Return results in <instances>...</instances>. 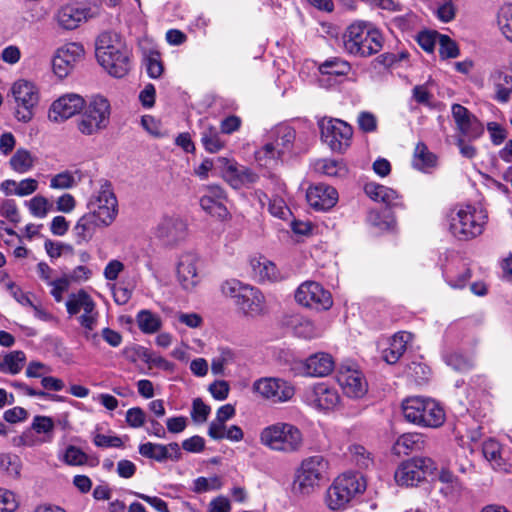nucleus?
<instances>
[{
    "label": "nucleus",
    "instance_id": "1",
    "mask_svg": "<svg viewBox=\"0 0 512 512\" xmlns=\"http://www.w3.org/2000/svg\"><path fill=\"white\" fill-rule=\"evenodd\" d=\"M98 63L113 77L122 78L131 68V50L122 36L113 31L102 32L95 41Z\"/></svg>",
    "mask_w": 512,
    "mask_h": 512
},
{
    "label": "nucleus",
    "instance_id": "2",
    "mask_svg": "<svg viewBox=\"0 0 512 512\" xmlns=\"http://www.w3.org/2000/svg\"><path fill=\"white\" fill-rule=\"evenodd\" d=\"M342 48L344 52L356 58H368L383 48L382 33L371 23L354 21L343 32Z\"/></svg>",
    "mask_w": 512,
    "mask_h": 512
},
{
    "label": "nucleus",
    "instance_id": "3",
    "mask_svg": "<svg viewBox=\"0 0 512 512\" xmlns=\"http://www.w3.org/2000/svg\"><path fill=\"white\" fill-rule=\"evenodd\" d=\"M260 440L269 449L286 454L300 451L304 444L301 430L287 422H277L265 427L261 431Z\"/></svg>",
    "mask_w": 512,
    "mask_h": 512
},
{
    "label": "nucleus",
    "instance_id": "4",
    "mask_svg": "<svg viewBox=\"0 0 512 512\" xmlns=\"http://www.w3.org/2000/svg\"><path fill=\"white\" fill-rule=\"evenodd\" d=\"M402 412L408 422L419 426L437 428L445 421L443 408L430 398L409 397L402 402Z\"/></svg>",
    "mask_w": 512,
    "mask_h": 512
},
{
    "label": "nucleus",
    "instance_id": "5",
    "mask_svg": "<svg viewBox=\"0 0 512 512\" xmlns=\"http://www.w3.org/2000/svg\"><path fill=\"white\" fill-rule=\"evenodd\" d=\"M221 291L225 296L233 298L238 309L247 316H259L265 311V297L254 286L230 279L222 283Z\"/></svg>",
    "mask_w": 512,
    "mask_h": 512
},
{
    "label": "nucleus",
    "instance_id": "6",
    "mask_svg": "<svg viewBox=\"0 0 512 512\" xmlns=\"http://www.w3.org/2000/svg\"><path fill=\"white\" fill-rule=\"evenodd\" d=\"M83 113L77 121L81 134L90 136L105 130L110 123L111 105L102 95H93L85 101Z\"/></svg>",
    "mask_w": 512,
    "mask_h": 512
},
{
    "label": "nucleus",
    "instance_id": "7",
    "mask_svg": "<svg viewBox=\"0 0 512 512\" xmlns=\"http://www.w3.org/2000/svg\"><path fill=\"white\" fill-rule=\"evenodd\" d=\"M366 489V480L359 473L338 476L326 492V504L331 510L344 509L347 504Z\"/></svg>",
    "mask_w": 512,
    "mask_h": 512
},
{
    "label": "nucleus",
    "instance_id": "8",
    "mask_svg": "<svg viewBox=\"0 0 512 512\" xmlns=\"http://www.w3.org/2000/svg\"><path fill=\"white\" fill-rule=\"evenodd\" d=\"M486 220L487 214L482 208L460 206L450 215V230L460 240L472 239L483 232Z\"/></svg>",
    "mask_w": 512,
    "mask_h": 512
},
{
    "label": "nucleus",
    "instance_id": "9",
    "mask_svg": "<svg viewBox=\"0 0 512 512\" xmlns=\"http://www.w3.org/2000/svg\"><path fill=\"white\" fill-rule=\"evenodd\" d=\"M327 468L328 461L321 455L304 459L296 471L292 492L295 495H310L319 486Z\"/></svg>",
    "mask_w": 512,
    "mask_h": 512
},
{
    "label": "nucleus",
    "instance_id": "10",
    "mask_svg": "<svg viewBox=\"0 0 512 512\" xmlns=\"http://www.w3.org/2000/svg\"><path fill=\"white\" fill-rule=\"evenodd\" d=\"M274 141L266 143L255 152V158L263 166L277 163L286 153H290L295 141V130L288 125H281L273 131Z\"/></svg>",
    "mask_w": 512,
    "mask_h": 512
},
{
    "label": "nucleus",
    "instance_id": "11",
    "mask_svg": "<svg viewBox=\"0 0 512 512\" xmlns=\"http://www.w3.org/2000/svg\"><path fill=\"white\" fill-rule=\"evenodd\" d=\"M11 92L17 104L15 113L17 120L23 123L31 121L40 99L36 85L31 81L21 79L13 84Z\"/></svg>",
    "mask_w": 512,
    "mask_h": 512
},
{
    "label": "nucleus",
    "instance_id": "12",
    "mask_svg": "<svg viewBox=\"0 0 512 512\" xmlns=\"http://www.w3.org/2000/svg\"><path fill=\"white\" fill-rule=\"evenodd\" d=\"M321 139L331 150L343 152L351 143L353 136L352 127L340 119L323 118L318 123Z\"/></svg>",
    "mask_w": 512,
    "mask_h": 512
},
{
    "label": "nucleus",
    "instance_id": "13",
    "mask_svg": "<svg viewBox=\"0 0 512 512\" xmlns=\"http://www.w3.org/2000/svg\"><path fill=\"white\" fill-rule=\"evenodd\" d=\"M435 468V462L431 458L415 457L403 462L395 471L394 478L398 485L416 486Z\"/></svg>",
    "mask_w": 512,
    "mask_h": 512
},
{
    "label": "nucleus",
    "instance_id": "14",
    "mask_svg": "<svg viewBox=\"0 0 512 512\" xmlns=\"http://www.w3.org/2000/svg\"><path fill=\"white\" fill-rule=\"evenodd\" d=\"M295 300L318 311L328 310L333 304L330 292L314 281L302 283L296 290Z\"/></svg>",
    "mask_w": 512,
    "mask_h": 512
},
{
    "label": "nucleus",
    "instance_id": "15",
    "mask_svg": "<svg viewBox=\"0 0 512 512\" xmlns=\"http://www.w3.org/2000/svg\"><path fill=\"white\" fill-rule=\"evenodd\" d=\"M253 390L273 403L287 402L295 394L294 387L280 378H261L254 382Z\"/></svg>",
    "mask_w": 512,
    "mask_h": 512
},
{
    "label": "nucleus",
    "instance_id": "16",
    "mask_svg": "<svg viewBox=\"0 0 512 512\" xmlns=\"http://www.w3.org/2000/svg\"><path fill=\"white\" fill-rule=\"evenodd\" d=\"M84 55L82 44L71 42L57 49L52 59V69L56 76L65 78L73 70L77 61Z\"/></svg>",
    "mask_w": 512,
    "mask_h": 512
},
{
    "label": "nucleus",
    "instance_id": "17",
    "mask_svg": "<svg viewBox=\"0 0 512 512\" xmlns=\"http://www.w3.org/2000/svg\"><path fill=\"white\" fill-rule=\"evenodd\" d=\"M451 111L461 134L460 137L475 140L483 134L484 127L482 123L466 107L461 104H453Z\"/></svg>",
    "mask_w": 512,
    "mask_h": 512
},
{
    "label": "nucleus",
    "instance_id": "18",
    "mask_svg": "<svg viewBox=\"0 0 512 512\" xmlns=\"http://www.w3.org/2000/svg\"><path fill=\"white\" fill-rule=\"evenodd\" d=\"M337 381L348 397L361 398L367 392V382L362 372L353 367L341 366Z\"/></svg>",
    "mask_w": 512,
    "mask_h": 512
},
{
    "label": "nucleus",
    "instance_id": "19",
    "mask_svg": "<svg viewBox=\"0 0 512 512\" xmlns=\"http://www.w3.org/2000/svg\"><path fill=\"white\" fill-rule=\"evenodd\" d=\"M217 161L224 165L223 175L226 181L234 188L240 189L256 183L259 179L252 169L230 162L226 158H217Z\"/></svg>",
    "mask_w": 512,
    "mask_h": 512
},
{
    "label": "nucleus",
    "instance_id": "20",
    "mask_svg": "<svg viewBox=\"0 0 512 512\" xmlns=\"http://www.w3.org/2000/svg\"><path fill=\"white\" fill-rule=\"evenodd\" d=\"M84 106L85 100L82 96L74 93L65 94L53 102L49 118L55 122L66 120L82 111Z\"/></svg>",
    "mask_w": 512,
    "mask_h": 512
},
{
    "label": "nucleus",
    "instance_id": "21",
    "mask_svg": "<svg viewBox=\"0 0 512 512\" xmlns=\"http://www.w3.org/2000/svg\"><path fill=\"white\" fill-rule=\"evenodd\" d=\"M187 234V224L179 216L164 217L156 228V236L165 245H174L182 241Z\"/></svg>",
    "mask_w": 512,
    "mask_h": 512
},
{
    "label": "nucleus",
    "instance_id": "22",
    "mask_svg": "<svg viewBox=\"0 0 512 512\" xmlns=\"http://www.w3.org/2000/svg\"><path fill=\"white\" fill-rule=\"evenodd\" d=\"M90 17L91 9L81 3L64 5L56 14L57 23L65 30L76 29L82 22L87 21Z\"/></svg>",
    "mask_w": 512,
    "mask_h": 512
},
{
    "label": "nucleus",
    "instance_id": "23",
    "mask_svg": "<svg viewBox=\"0 0 512 512\" xmlns=\"http://www.w3.org/2000/svg\"><path fill=\"white\" fill-rule=\"evenodd\" d=\"M307 402L319 410H331L340 402L338 391L326 383H318L306 393Z\"/></svg>",
    "mask_w": 512,
    "mask_h": 512
},
{
    "label": "nucleus",
    "instance_id": "24",
    "mask_svg": "<svg viewBox=\"0 0 512 512\" xmlns=\"http://www.w3.org/2000/svg\"><path fill=\"white\" fill-rule=\"evenodd\" d=\"M306 198L313 209L327 211L336 205L338 192L334 187L320 183L309 187Z\"/></svg>",
    "mask_w": 512,
    "mask_h": 512
},
{
    "label": "nucleus",
    "instance_id": "25",
    "mask_svg": "<svg viewBox=\"0 0 512 512\" xmlns=\"http://www.w3.org/2000/svg\"><path fill=\"white\" fill-rule=\"evenodd\" d=\"M225 193L219 186H210L200 198L201 208L211 216L224 219L228 211L224 205Z\"/></svg>",
    "mask_w": 512,
    "mask_h": 512
},
{
    "label": "nucleus",
    "instance_id": "26",
    "mask_svg": "<svg viewBox=\"0 0 512 512\" xmlns=\"http://www.w3.org/2000/svg\"><path fill=\"white\" fill-rule=\"evenodd\" d=\"M364 192L371 200L381 202L388 207L402 206L401 196L396 190L376 182L366 183Z\"/></svg>",
    "mask_w": 512,
    "mask_h": 512
},
{
    "label": "nucleus",
    "instance_id": "27",
    "mask_svg": "<svg viewBox=\"0 0 512 512\" xmlns=\"http://www.w3.org/2000/svg\"><path fill=\"white\" fill-rule=\"evenodd\" d=\"M196 256L188 253L180 257L177 266V274L182 287L189 290L198 282L197 268H196Z\"/></svg>",
    "mask_w": 512,
    "mask_h": 512
},
{
    "label": "nucleus",
    "instance_id": "28",
    "mask_svg": "<svg viewBox=\"0 0 512 512\" xmlns=\"http://www.w3.org/2000/svg\"><path fill=\"white\" fill-rule=\"evenodd\" d=\"M306 374L313 377H324L334 369V360L328 353L319 352L309 356L304 364Z\"/></svg>",
    "mask_w": 512,
    "mask_h": 512
},
{
    "label": "nucleus",
    "instance_id": "29",
    "mask_svg": "<svg viewBox=\"0 0 512 512\" xmlns=\"http://www.w3.org/2000/svg\"><path fill=\"white\" fill-rule=\"evenodd\" d=\"M108 200L104 199V202L108 203V206H99V203L88 202L87 208L90 214H93L98 223L102 226H109L118 213V203L115 194H108Z\"/></svg>",
    "mask_w": 512,
    "mask_h": 512
},
{
    "label": "nucleus",
    "instance_id": "30",
    "mask_svg": "<svg viewBox=\"0 0 512 512\" xmlns=\"http://www.w3.org/2000/svg\"><path fill=\"white\" fill-rule=\"evenodd\" d=\"M251 267L253 276L258 282H275L281 279L276 265L265 257L253 258Z\"/></svg>",
    "mask_w": 512,
    "mask_h": 512
},
{
    "label": "nucleus",
    "instance_id": "31",
    "mask_svg": "<svg viewBox=\"0 0 512 512\" xmlns=\"http://www.w3.org/2000/svg\"><path fill=\"white\" fill-rule=\"evenodd\" d=\"M424 437L419 433H406L398 437L392 446L395 455H408L424 448Z\"/></svg>",
    "mask_w": 512,
    "mask_h": 512
},
{
    "label": "nucleus",
    "instance_id": "32",
    "mask_svg": "<svg viewBox=\"0 0 512 512\" xmlns=\"http://www.w3.org/2000/svg\"><path fill=\"white\" fill-rule=\"evenodd\" d=\"M411 334L408 332H398L390 340L389 347L383 350L382 357L388 364L396 363L406 351L407 342Z\"/></svg>",
    "mask_w": 512,
    "mask_h": 512
},
{
    "label": "nucleus",
    "instance_id": "33",
    "mask_svg": "<svg viewBox=\"0 0 512 512\" xmlns=\"http://www.w3.org/2000/svg\"><path fill=\"white\" fill-rule=\"evenodd\" d=\"M439 481L442 483L440 493L447 499H458L463 490L462 482L448 469H442L439 473Z\"/></svg>",
    "mask_w": 512,
    "mask_h": 512
},
{
    "label": "nucleus",
    "instance_id": "34",
    "mask_svg": "<svg viewBox=\"0 0 512 512\" xmlns=\"http://www.w3.org/2000/svg\"><path fill=\"white\" fill-rule=\"evenodd\" d=\"M443 277L447 284L455 289H462L472 277L471 269L460 263L457 267L448 266L443 270Z\"/></svg>",
    "mask_w": 512,
    "mask_h": 512
},
{
    "label": "nucleus",
    "instance_id": "35",
    "mask_svg": "<svg viewBox=\"0 0 512 512\" xmlns=\"http://www.w3.org/2000/svg\"><path fill=\"white\" fill-rule=\"evenodd\" d=\"M98 227H102L93 214L87 212L77 221L74 232L77 237V243L89 241Z\"/></svg>",
    "mask_w": 512,
    "mask_h": 512
},
{
    "label": "nucleus",
    "instance_id": "36",
    "mask_svg": "<svg viewBox=\"0 0 512 512\" xmlns=\"http://www.w3.org/2000/svg\"><path fill=\"white\" fill-rule=\"evenodd\" d=\"M491 78L496 93L495 99L501 103L508 102L512 94V75L496 71L492 74Z\"/></svg>",
    "mask_w": 512,
    "mask_h": 512
},
{
    "label": "nucleus",
    "instance_id": "37",
    "mask_svg": "<svg viewBox=\"0 0 512 512\" xmlns=\"http://www.w3.org/2000/svg\"><path fill=\"white\" fill-rule=\"evenodd\" d=\"M350 71L351 64L340 57L329 58L319 66L322 75L346 76Z\"/></svg>",
    "mask_w": 512,
    "mask_h": 512
},
{
    "label": "nucleus",
    "instance_id": "38",
    "mask_svg": "<svg viewBox=\"0 0 512 512\" xmlns=\"http://www.w3.org/2000/svg\"><path fill=\"white\" fill-rule=\"evenodd\" d=\"M136 321L139 329L145 334L156 333L162 326L161 318L150 310L139 311Z\"/></svg>",
    "mask_w": 512,
    "mask_h": 512
},
{
    "label": "nucleus",
    "instance_id": "39",
    "mask_svg": "<svg viewBox=\"0 0 512 512\" xmlns=\"http://www.w3.org/2000/svg\"><path fill=\"white\" fill-rule=\"evenodd\" d=\"M436 156L430 152L427 146L419 142L414 150L413 166L421 171H426L436 165Z\"/></svg>",
    "mask_w": 512,
    "mask_h": 512
},
{
    "label": "nucleus",
    "instance_id": "40",
    "mask_svg": "<svg viewBox=\"0 0 512 512\" xmlns=\"http://www.w3.org/2000/svg\"><path fill=\"white\" fill-rule=\"evenodd\" d=\"M138 452L141 456L160 463L167 461L170 457L168 447H165L163 444L152 442L140 444L138 447Z\"/></svg>",
    "mask_w": 512,
    "mask_h": 512
},
{
    "label": "nucleus",
    "instance_id": "41",
    "mask_svg": "<svg viewBox=\"0 0 512 512\" xmlns=\"http://www.w3.org/2000/svg\"><path fill=\"white\" fill-rule=\"evenodd\" d=\"M92 302H94L92 297L83 289L79 290L77 293H71L66 301L67 313L70 316L77 315Z\"/></svg>",
    "mask_w": 512,
    "mask_h": 512
},
{
    "label": "nucleus",
    "instance_id": "42",
    "mask_svg": "<svg viewBox=\"0 0 512 512\" xmlns=\"http://www.w3.org/2000/svg\"><path fill=\"white\" fill-rule=\"evenodd\" d=\"M11 168L18 173L28 172L34 165V158L26 149H18L10 159Z\"/></svg>",
    "mask_w": 512,
    "mask_h": 512
},
{
    "label": "nucleus",
    "instance_id": "43",
    "mask_svg": "<svg viewBox=\"0 0 512 512\" xmlns=\"http://www.w3.org/2000/svg\"><path fill=\"white\" fill-rule=\"evenodd\" d=\"M444 361L453 370L461 373L468 372L474 367L473 360L459 352L446 354Z\"/></svg>",
    "mask_w": 512,
    "mask_h": 512
},
{
    "label": "nucleus",
    "instance_id": "44",
    "mask_svg": "<svg viewBox=\"0 0 512 512\" xmlns=\"http://www.w3.org/2000/svg\"><path fill=\"white\" fill-rule=\"evenodd\" d=\"M497 25L503 36L512 43V4L500 8L497 14Z\"/></svg>",
    "mask_w": 512,
    "mask_h": 512
},
{
    "label": "nucleus",
    "instance_id": "45",
    "mask_svg": "<svg viewBox=\"0 0 512 512\" xmlns=\"http://www.w3.org/2000/svg\"><path fill=\"white\" fill-rule=\"evenodd\" d=\"M54 428V421L49 416L36 415L31 423V429L37 434H44L47 442L52 441Z\"/></svg>",
    "mask_w": 512,
    "mask_h": 512
},
{
    "label": "nucleus",
    "instance_id": "46",
    "mask_svg": "<svg viewBox=\"0 0 512 512\" xmlns=\"http://www.w3.org/2000/svg\"><path fill=\"white\" fill-rule=\"evenodd\" d=\"M201 142L204 148L210 153L218 152L223 147V142L219 137L217 129L212 126L203 129Z\"/></svg>",
    "mask_w": 512,
    "mask_h": 512
},
{
    "label": "nucleus",
    "instance_id": "47",
    "mask_svg": "<svg viewBox=\"0 0 512 512\" xmlns=\"http://www.w3.org/2000/svg\"><path fill=\"white\" fill-rule=\"evenodd\" d=\"M291 325L293 327L294 334L298 337L311 339L317 335L314 324L306 318L296 316L291 320Z\"/></svg>",
    "mask_w": 512,
    "mask_h": 512
},
{
    "label": "nucleus",
    "instance_id": "48",
    "mask_svg": "<svg viewBox=\"0 0 512 512\" xmlns=\"http://www.w3.org/2000/svg\"><path fill=\"white\" fill-rule=\"evenodd\" d=\"M482 453L486 460L492 463L495 467H501L503 465L501 457V446L494 440L489 439L483 443Z\"/></svg>",
    "mask_w": 512,
    "mask_h": 512
},
{
    "label": "nucleus",
    "instance_id": "49",
    "mask_svg": "<svg viewBox=\"0 0 512 512\" xmlns=\"http://www.w3.org/2000/svg\"><path fill=\"white\" fill-rule=\"evenodd\" d=\"M30 213L37 218H44L52 209V204L41 195L34 196L27 202Z\"/></svg>",
    "mask_w": 512,
    "mask_h": 512
},
{
    "label": "nucleus",
    "instance_id": "50",
    "mask_svg": "<svg viewBox=\"0 0 512 512\" xmlns=\"http://www.w3.org/2000/svg\"><path fill=\"white\" fill-rule=\"evenodd\" d=\"M408 374L411 378L414 379L416 384L422 385L428 381L431 374V370L424 363L412 362L408 366Z\"/></svg>",
    "mask_w": 512,
    "mask_h": 512
},
{
    "label": "nucleus",
    "instance_id": "51",
    "mask_svg": "<svg viewBox=\"0 0 512 512\" xmlns=\"http://www.w3.org/2000/svg\"><path fill=\"white\" fill-rule=\"evenodd\" d=\"M317 170L331 177H340L345 172V167L336 160L324 159L317 163Z\"/></svg>",
    "mask_w": 512,
    "mask_h": 512
},
{
    "label": "nucleus",
    "instance_id": "52",
    "mask_svg": "<svg viewBox=\"0 0 512 512\" xmlns=\"http://www.w3.org/2000/svg\"><path fill=\"white\" fill-rule=\"evenodd\" d=\"M439 54L443 59L456 58L459 55L456 42L449 36L441 34V36H439Z\"/></svg>",
    "mask_w": 512,
    "mask_h": 512
},
{
    "label": "nucleus",
    "instance_id": "53",
    "mask_svg": "<svg viewBox=\"0 0 512 512\" xmlns=\"http://www.w3.org/2000/svg\"><path fill=\"white\" fill-rule=\"evenodd\" d=\"M83 311L84 313L78 317L80 325L87 330H93L96 327L98 319L95 302H92L87 308L83 309Z\"/></svg>",
    "mask_w": 512,
    "mask_h": 512
},
{
    "label": "nucleus",
    "instance_id": "54",
    "mask_svg": "<svg viewBox=\"0 0 512 512\" xmlns=\"http://www.w3.org/2000/svg\"><path fill=\"white\" fill-rule=\"evenodd\" d=\"M352 459L359 468H368L373 461L370 453L360 445H354L350 448Z\"/></svg>",
    "mask_w": 512,
    "mask_h": 512
},
{
    "label": "nucleus",
    "instance_id": "55",
    "mask_svg": "<svg viewBox=\"0 0 512 512\" xmlns=\"http://www.w3.org/2000/svg\"><path fill=\"white\" fill-rule=\"evenodd\" d=\"M142 359L149 365L158 367L164 371H173L174 370V364L168 360H166L164 357L160 355H156L152 352H149L147 350L144 351L142 354Z\"/></svg>",
    "mask_w": 512,
    "mask_h": 512
},
{
    "label": "nucleus",
    "instance_id": "56",
    "mask_svg": "<svg viewBox=\"0 0 512 512\" xmlns=\"http://www.w3.org/2000/svg\"><path fill=\"white\" fill-rule=\"evenodd\" d=\"M439 36L441 34L438 32L423 31L418 34L417 42L426 52H433L436 43H439Z\"/></svg>",
    "mask_w": 512,
    "mask_h": 512
},
{
    "label": "nucleus",
    "instance_id": "57",
    "mask_svg": "<svg viewBox=\"0 0 512 512\" xmlns=\"http://www.w3.org/2000/svg\"><path fill=\"white\" fill-rule=\"evenodd\" d=\"M64 461L72 466L83 465L87 461V456L78 447L69 445L64 453Z\"/></svg>",
    "mask_w": 512,
    "mask_h": 512
},
{
    "label": "nucleus",
    "instance_id": "58",
    "mask_svg": "<svg viewBox=\"0 0 512 512\" xmlns=\"http://www.w3.org/2000/svg\"><path fill=\"white\" fill-rule=\"evenodd\" d=\"M24 361L25 354L22 351H13L4 357V364L11 374L19 373Z\"/></svg>",
    "mask_w": 512,
    "mask_h": 512
},
{
    "label": "nucleus",
    "instance_id": "59",
    "mask_svg": "<svg viewBox=\"0 0 512 512\" xmlns=\"http://www.w3.org/2000/svg\"><path fill=\"white\" fill-rule=\"evenodd\" d=\"M146 71L149 77L158 78L163 73V64L158 53H150L146 60Z\"/></svg>",
    "mask_w": 512,
    "mask_h": 512
},
{
    "label": "nucleus",
    "instance_id": "60",
    "mask_svg": "<svg viewBox=\"0 0 512 512\" xmlns=\"http://www.w3.org/2000/svg\"><path fill=\"white\" fill-rule=\"evenodd\" d=\"M210 407L201 398H195L192 404L191 416L195 422H205L210 414Z\"/></svg>",
    "mask_w": 512,
    "mask_h": 512
},
{
    "label": "nucleus",
    "instance_id": "61",
    "mask_svg": "<svg viewBox=\"0 0 512 512\" xmlns=\"http://www.w3.org/2000/svg\"><path fill=\"white\" fill-rule=\"evenodd\" d=\"M268 210L273 216L280 219H285L290 214V209L280 197L269 199Z\"/></svg>",
    "mask_w": 512,
    "mask_h": 512
},
{
    "label": "nucleus",
    "instance_id": "62",
    "mask_svg": "<svg viewBox=\"0 0 512 512\" xmlns=\"http://www.w3.org/2000/svg\"><path fill=\"white\" fill-rule=\"evenodd\" d=\"M357 122L359 128L365 133H372L377 130V118L371 112L363 111L359 113Z\"/></svg>",
    "mask_w": 512,
    "mask_h": 512
},
{
    "label": "nucleus",
    "instance_id": "63",
    "mask_svg": "<svg viewBox=\"0 0 512 512\" xmlns=\"http://www.w3.org/2000/svg\"><path fill=\"white\" fill-rule=\"evenodd\" d=\"M74 184V177L68 171L56 174L50 181V187L53 189H68L73 187Z\"/></svg>",
    "mask_w": 512,
    "mask_h": 512
},
{
    "label": "nucleus",
    "instance_id": "64",
    "mask_svg": "<svg viewBox=\"0 0 512 512\" xmlns=\"http://www.w3.org/2000/svg\"><path fill=\"white\" fill-rule=\"evenodd\" d=\"M18 502L13 492L0 488V512H14Z\"/></svg>",
    "mask_w": 512,
    "mask_h": 512
}]
</instances>
